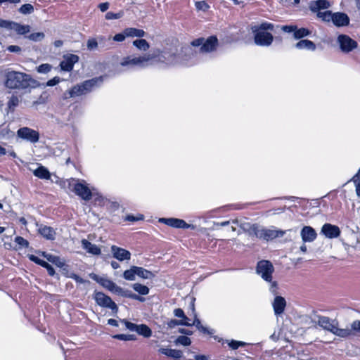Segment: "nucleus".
<instances>
[{"label": "nucleus", "mask_w": 360, "mask_h": 360, "mask_svg": "<svg viewBox=\"0 0 360 360\" xmlns=\"http://www.w3.org/2000/svg\"><path fill=\"white\" fill-rule=\"evenodd\" d=\"M193 56V51L191 46H183L181 49V52L178 53L176 49H171L169 50H165L160 57V60L165 63L167 65H191V63H189V60L191 59Z\"/></svg>", "instance_id": "nucleus-1"}, {"label": "nucleus", "mask_w": 360, "mask_h": 360, "mask_svg": "<svg viewBox=\"0 0 360 360\" xmlns=\"http://www.w3.org/2000/svg\"><path fill=\"white\" fill-rule=\"evenodd\" d=\"M37 84V82L26 73L8 71L6 74L5 86L11 89L24 90L30 87L34 88Z\"/></svg>", "instance_id": "nucleus-2"}, {"label": "nucleus", "mask_w": 360, "mask_h": 360, "mask_svg": "<svg viewBox=\"0 0 360 360\" xmlns=\"http://www.w3.org/2000/svg\"><path fill=\"white\" fill-rule=\"evenodd\" d=\"M274 25L269 22L252 25L251 31L254 35V42L259 46H269L274 41V36L270 32L274 30Z\"/></svg>", "instance_id": "nucleus-3"}, {"label": "nucleus", "mask_w": 360, "mask_h": 360, "mask_svg": "<svg viewBox=\"0 0 360 360\" xmlns=\"http://www.w3.org/2000/svg\"><path fill=\"white\" fill-rule=\"evenodd\" d=\"M103 80L104 76L96 77L91 79L85 80L79 84L75 85L63 94V99L85 95L95 88L99 87L103 84Z\"/></svg>", "instance_id": "nucleus-4"}, {"label": "nucleus", "mask_w": 360, "mask_h": 360, "mask_svg": "<svg viewBox=\"0 0 360 360\" xmlns=\"http://www.w3.org/2000/svg\"><path fill=\"white\" fill-rule=\"evenodd\" d=\"M191 47L200 46V51L201 53H211L216 51L219 45V41L217 36L212 35L206 39L202 37L194 39L191 41Z\"/></svg>", "instance_id": "nucleus-5"}, {"label": "nucleus", "mask_w": 360, "mask_h": 360, "mask_svg": "<svg viewBox=\"0 0 360 360\" xmlns=\"http://www.w3.org/2000/svg\"><path fill=\"white\" fill-rule=\"evenodd\" d=\"M149 56H129L123 58L120 62V65L126 68L127 69H132L135 67L143 68L147 65V63L150 60Z\"/></svg>", "instance_id": "nucleus-6"}, {"label": "nucleus", "mask_w": 360, "mask_h": 360, "mask_svg": "<svg viewBox=\"0 0 360 360\" xmlns=\"http://www.w3.org/2000/svg\"><path fill=\"white\" fill-rule=\"evenodd\" d=\"M274 268L271 262L262 260L257 262L256 272L266 282H271Z\"/></svg>", "instance_id": "nucleus-7"}, {"label": "nucleus", "mask_w": 360, "mask_h": 360, "mask_svg": "<svg viewBox=\"0 0 360 360\" xmlns=\"http://www.w3.org/2000/svg\"><path fill=\"white\" fill-rule=\"evenodd\" d=\"M94 298L96 303L100 307L110 309L115 314L117 313L118 307L115 302H113L109 296L106 295L103 292L95 291Z\"/></svg>", "instance_id": "nucleus-8"}, {"label": "nucleus", "mask_w": 360, "mask_h": 360, "mask_svg": "<svg viewBox=\"0 0 360 360\" xmlns=\"http://www.w3.org/2000/svg\"><path fill=\"white\" fill-rule=\"evenodd\" d=\"M337 41L341 51L345 53L352 51L358 46V43L355 40L352 39L349 36L344 34L338 35Z\"/></svg>", "instance_id": "nucleus-9"}, {"label": "nucleus", "mask_w": 360, "mask_h": 360, "mask_svg": "<svg viewBox=\"0 0 360 360\" xmlns=\"http://www.w3.org/2000/svg\"><path fill=\"white\" fill-rule=\"evenodd\" d=\"M121 322L123 323L125 327L130 331H135L139 335L144 338H150L152 335L151 329L146 324H136L131 323L126 319H122Z\"/></svg>", "instance_id": "nucleus-10"}, {"label": "nucleus", "mask_w": 360, "mask_h": 360, "mask_svg": "<svg viewBox=\"0 0 360 360\" xmlns=\"http://www.w3.org/2000/svg\"><path fill=\"white\" fill-rule=\"evenodd\" d=\"M17 136L32 143H36L39 140V133L30 127H20L17 131Z\"/></svg>", "instance_id": "nucleus-11"}, {"label": "nucleus", "mask_w": 360, "mask_h": 360, "mask_svg": "<svg viewBox=\"0 0 360 360\" xmlns=\"http://www.w3.org/2000/svg\"><path fill=\"white\" fill-rule=\"evenodd\" d=\"M73 191L80 198L89 201L93 198V191L88 187L86 181H77L74 185Z\"/></svg>", "instance_id": "nucleus-12"}, {"label": "nucleus", "mask_w": 360, "mask_h": 360, "mask_svg": "<svg viewBox=\"0 0 360 360\" xmlns=\"http://www.w3.org/2000/svg\"><path fill=\"white\" fill-rule=\"evenodd\" d=\"M159 222L176 229H191L192 230L195 229V225L188 224L184 220L178 218H160Z\"/></svg>", "instance_id": "nucleus-13"}, {"label": "nucleus", "mask_w": 360, "mask_h": 360, "mask_svg": "<svg viewBox=\"0 0 360 360\" xmlns=\"http://www.w3.org/2000/svg\"><path fill=\"white\" fill-rule=\"evenodd\" d=\"M321 233L327 238L333 239L339 237L341 231L338 226L326 223L321 227Z\"/></svg>", "instance_id": "nucleus-14"}, {"label": "nucleus", "mask_w": 360, "mask_h": 360, "mask_svg": "<svg viewBox=\"0 0 360 360\" xmlns=\"http://www.w3.org/2000/svg\"><path fill=\"white\" fill-rule=\"evenodd\" d=\"M79 61V56L75 54H68L64 56L63 60L60 63L62 70L70 72L73 70L74 65Z\"/></svg>", "instance_id": "nucleus-15"}, {"label": "nucleus", "mask_w": 360, "mask_h": 360, "mask_svg": "<svg viewBox=\"0 0 360 360\" xmlns=\"http://www.w3.org/2000/svg\"><path fill=\"white\" fill-rule=\"evenodd\" d=\"M285 233V231L282 230H273L268 229H261V233L259 234V239L269 241L278 237H283Z\"/></svg>", "instance_id": "nucleus-16"}, {"label": "nucleus", "mask_w": 360, "mask_h": 360, "mask_svg": "<svg viewBox=\"0 0 360 360\" xmlns=\"http://www.w3.org/2000/svg\"><path fill=\"white\" fill-rule=\"evenodd\" d=\"M110 250L113 257L120 262L131 259V254L126 249L113 245L111 246Z\"/></svg>", "instance_id": "nucleus-17"}, {"label": "nucleus", "mask_w": 360, "mask_h": 360, "mask_svg": "<svg viewBox=\"0 0 360 360\" xmlns=\"http://www.w3.org/2000/svg\"><path fill=\"white\" fill-rule=\"evenodd\" d=\"M300 236L304 243H311L317 238L316 230L310 226H304L300 231Z\"/></svg>", "instance_id": "nucleus-18"}, {"label": "nucleus", "mask_w": 360, "mask_h": 360, "mask_svg": "<svg viewBox=\"0 0 360 360\" xmlns=\"http://www.w3.org/2000/svg\"><path fill=\"white\" fill-rule=\"evenodd\" d=\"M316 318L318 319L317 321L313 320L312 321L316 323L323 329L331 333V330L334 328L337 321L324 316L318 315Z\"/></svg>", "instance_id": "nucleus-19"}, {"label": "nucleus", "mask_w": 360, "mask_h": 360, "mask_svg": "<svg viewBox=\"0 0 360 360\" xmlns=\"http://www.w3.org/2000/svg\"><path fill=\"white\" fill-rule=\"evenodd\" d=\"M331 21L336 27H345L349 24V18L345 13H333Z\"/></svg>", "instance_id": "nucleus-20"}, {"label": "nucleus", "mask_w": 360, "mask_h": 360, "mask_svg": "<svg viewBox=\"0 0 360 360\" xmlns=\"http://www.w3.org/2000/svg\"><path fill=\"white\" fill-rule=\"evenodd\" d=\"M274 314L278 316L283 313L286 307V301L284 297L276 295L272 302Z\"/></svg>", "instance_id": "nucleus-21"}, {"label": "nucleus", "mask_w": 360, "mask_h": 360, "mask_svg": "<svg viewBox=\"0 0 360 360\" xmlns=\"http://www.w3.org/2000/svg\"><path fill=\"white\" fill-rule=\"evenodd\" d=\"M81 243L82 248L85 250L88 253L91 254L93 255H101V250L100 248L96 244L91 243L86 239H82Z\"/></svg>", "instance_id": "nucleus-22"}, {"label": "nucleus", "mask_w": 360, "mask_h": 360, "mask_svg": "<svg viewBox=\"0 0 360 360\" xmlns=\"http://www.w3.org/2000/svg\"><path fill=\"white\" fill-rule=\"evenodd\" d=\"M39 233L46 239L53 240L56 238V233L53 228L45 225H40L38 229Z\"/></svg>", "instance_id": "nucleus-23"}, {"label": "nucleus", "mask_w": 360, "mask_h": 360, "mask_svg": "<svg viewBox=\"0 0 360 360\" xmlns=\"http://www.w3.org/2000/svg\"><path fill=\"white\" fill-rule=\"evenodd\" d=\"M330 6L328 0H316L311 1L309 8L313 13L320 11L321 9H327Z\"/></svg>", "instance_id": "nucleus-24"}, {"label": "nucleus", "mask_w": 360, "mask_h": 360, "mask_svg": "<svg viewBox=\"0 0 360 360\" xmlns=\"http://www.w3.org/2000/svg\"><path fill=\"white\" fill-rule=\"evenodd\" d=\"M101 285H102L103 288H106L109 291L114 292L115 294H118L119 291H121V287L117 285L112 281L107 278H103L102 280H101Z\"/></svg>", "instance_id": "nucleus-25"}, {"label": "nucleus", "mask_w": 360, "mask_h": 360, "mask_svg": "<svg viewBox=\"0 0 360 360\" xmlns=\"http://www.w3.org/2000/svg\"><path fill=\"white\" fill-rule=\"evenodd\" d=\"M295 47L297 49H306L309 51H315L316 46L311 40L309 39H301L295 44Z\"/></svg>", "instance_id": "nucleus-26"}, {"label": "nucleus", "mask_w": 360, "mask_h": 360, "mask_svg": "<svg viewBox=\"0 0 360 360\" xmlns=\"http://www.w3.org/2000/svg\"><path fill=\"white\" fill-rule=\"evenodd\" d=\"M159 352L167 356L178 359L182 357L183 352L181 350L169 349V348H160Z\"/></svg>", "instance_id": "nucleus-27"}, {"label": "nucleus", "mask_w": 360, "mask_h": 360, "mask_svg": "<svg viewBox=\"0 0 360 360\" xmlns=\"http://www.w3.org/2000/svg\"><path fill=\"white\" fill-rule=\"evenodd\" d=\"M33 174L41 179L49 180L51 179L50 172L46 167L42 165H40L36 169H34L33 171Z\"/></svg>", "instance_id": "nucleus-28"}, {"label": "nucleus", "mask_w": 360, "mask_h": 360, "mask_svg": "<svg viewBox=\"0 0 360 360\" xmlns=\"http://www.w3.org/2000/svg\"><path fill=\"white\" fill-rule=\"evenodd\" d=\"M192 325L195 326L196 327V328L198 330H200V332H202V333L212 335L215 333V330L214 329L209 328L207 327L202 326L200 320L199 319H198L196 315L195 316V319H194L193 322L192 323Z\"/></svg>", "instance_id": "nucleus-29"}, {"label": "nucleus", "mask_w": 360, "mask_h": 360, "mask_svg": "<svg viewBox=\"0 0 360 360\" xmlns=\"http://www.w3.org/2000/svg\"><path fill=\"white\" fill-rule=\"evenodd\" d=\"M124 34L127 37H143L146 32L144 30L135 27H128L124 29Z\"/></svg>", "instance_id": "nucleus-30"}, {"label": "nucleus", "mask_w": 360, "mask_h": 360, "mask_svg": "<svg viewBox=\"0 0 360 360\" xmlns=\"http://www.w3.org/2000/svg\"><path fill=\"white\" fill-rule=\"evenodd\" d=\"M12 30H14L18 34L24 35L30 32V27L28 25H21L20 23L13 22Z\"/></svg>", "instance_id": "nucleus-31"}, {"label": "nucleus", "mask_w": 360, "mask_h": 360, "mask_svg": "<svg viewBox=\"0 0 360 360\" xmlns=\"http://www.w3.org/2000/svg\"><path fill=\"white\" fill-rule=\"evenodd\" d=\"M136 276L143 279H152L155 277V274L143 268L136 266Z\"/></svg>", "instance_id": "nucleus-32"}, {"label": "nucleus", "mask_w": 360, "mask_h": 360, "mask_svg": "<svg viewBox=\"0 0 360 360\" xmlns=\"http://www.w3.org/2000/svg\"><path fill=\"white\" fill-rule=\"evenodd\" d=\"M331 333L340 338H346L351 333L349 329L339 328L338 327V322H336L334 328L331 330Z\"/></svg>", "instance_id": "nucleus-33"}, {"label": "nucleus", "mask_w": 360, "mask_h": 360, "mask_svg": "<svg viewBox=\"0 0 360 360\" xmlns=\"http://www.w3.org/2000/svg\"><path fill=\"white\" fill-rule=\"evenodd\" d=\"M311 32L305 27L296 28L295 32H294V38L295 39H300L305 37L309 36Z\"/></svg>", "instance_id": "nucleus-34"}, {"label": "nucleus", "mask_w": 360, "mask_h": 360, "mask_svg": "<svg viewBox=\"0 0 360 360\" xmlns=\"http://www.w3.org/2000/svg\"><path fill=\"white\" fill-rule=\"evenodd\" d=\"M133 45L136 46L139 50L146 51H147L150 45L148 42L143 39H136L133 41Z\"/></svg>", "instance_id": "nucleus-35"}, {"label": "nucleus", "mask_w": 360, "mask_h": 360, "mask_svg": "<svg viewBox=\"0 0 360 360\" xmlns=\"http://www.w3.org/2000/svg\"><path fill=\"white\" fill-rule=\"evenodd\" d=\"M136 266H131L129 269H127L123 273V278L127 281H134L136 275Z\"/></svg>", "instance_id": "nucleus-36"}, {"label": "nucleus", "mask_w": 360, "mask_h": 360, "mask_svg": "<svg viewBox=\"0 0 360 360\" xmlns=\"http://www.w3.org/2000/svg\"><path fill=\"white\" fill-rule=\"evenodd\" d=\"M133 289L137 292L139 295H146L149 293V288L144 285L136 283L132 285Z\"/></svg>", "instance_id": "nucleus-37"}, {"label": "nucleus", "mask_w": 360, "mask_h": 360, "mask_svg": "<svg viewBox=\"0 0 360 360\" xmlns=\"http://www.w3.org/2000/svg\"><path fill=\"white\" fill-rule=\"evenodd\" d=\"M49 101V95L46 92H43L40 96L32 103V106L37 108L39 105H44Z\"/></svg>", "instance_id": "nucleus-38"}, {"label": "nucleus", "mask_w": 360, "mask_h": 360, "mask_svg": "<svg viewBox=\"0 0 360 360\" xmlns=\"http://www.w3.org/2000/svg\"><path fill=\"white\" fill-rule=\"evenodd\" d=\"M317 13V17L319 18H321L324 22H330L332 20V15L333 13L330 11H318Z\"/></svg>", "instance_id": "nucleus-39"}, {"label": "nucleus", "mask_w": 360, "mask_h": 360, "mask_svg": "<svg viewBox=\"0 0 360 360\" xmlns=\"http://www.w3.org/2000/svg\"><path fill=\"white\" fill-rule=\"evenodd\" d=\"M112 338L116 339V340H123V341H129V340H136V335H133V334H129V335L117 334V335H112Z\"/></svg>", "instance_id": "nucleus-40"}, {"label": "nucleus", "mask_w": 360, "mask_h": 360, "mask_svg": "<svg viewBox=\"0 0 360 360\" xmlns=\"http://www.w3.org/2000/svg\"><path fill=\"white\" fill-rule=\"evenodd\" d=\"M18 11L24 15L31 14L34 12V6L30 4H25L19 8Z\"/></svg>", "instance_id": "nucleus-41"}, {"label": "nucleus", "mask_w": 360, "mask_h": 360, "mask_svg": "<svg viewBox=\"0 0 360 360\" xmlns=\"http://www.w3.org/2000/svg\"><path fill=\"white\" fill-rule=\"evenodd\" d=\"M176 345H181L184 346H189L191 344V339L186 335L179 336L174 341Z\"/></svg>", "instance_id": "nucleus-42"}, {"label": "nucleus", "mask_w": 360, "mask_h": 360, "mask_svg": "<svg viewBox=\"0 0 360 360\" xmlns=\"http://www.w3.org/2000/svg\"><path fill=\"white\" fill-rule=\"evenodd\" d=\"M52 69V66L48 63H43L37 68V71L41 74H46Z\"/></svg>", "instance_id": "nucleus-43"}, {"label": "nucleus", "mask_w": 360, "mask_h": 360, "mask_svg": "<svg viewBox=\"0 0 360 360\" xmlns=\"http://www.w3.org/2000/svg\"><path fill=\"white\" fill-rule=\"evenodd\" d=\"M44 32H34L27 36V38L33 41H41L44 39Z\"/></svg>", "instance_id": "nucleus-44"}, {"label": "nucleus", "mask_w": 360, "mask_h": 360, "mask_svg": "<svg viewBox=\"0 0 360 360\" xmlns=\"http://www.w3.org/2000/svg\"><path fill=\"white\" fill-rule=\"evenodd\" d=\"M117 295H121L122 297H124L131 298L133 300L136 298V294L133 293L131 291H130L129 290H124L122 288H121V291H119Z\"/></svg>", "instance_id": "nucleus-45"}, {"label": "nucleus", "mask_w": 360, "mask_h": 360, "mask_svg": "<svg viewBox=\"0 0 360 360\" xmlns=\"http://www.w3.org/2000/svg\"><path fill=\"white\" fill-rule=\"evenodd\" d=\"M181 325H187V321H185V320L172 319L167 323V326L170 328H173L176 326Z\"/></svg>", "instance_id": "nucleus-46"}, {"label": "nucleus", "mask_w": 360, "mask_h": 360, "mask_svg": "<svg viewBox=\"0 0 360 360\" xmlns=\"http://www.w3.org/2000/svg\"><path fill=\"white\" fill-rule=\"evenodd\" d=\"M249 233L250 235H254L257 238H259V234L261 233V229H259V226L257 224H252L249 229Z\"/></svg>", "instance_id": "nucleus-47"}, {"label": "nucleus", "mask_w": 360, "mask_h": 360, "mask_svg": "<svg viewBox=\"0 0 360 360\" xmlns=\"http://www.w3.org/2000/svg\"><path fill=\"white\" fill-rule=\"evenodd\" d=\"M144 217L143 214H138L137 216H134L132 214H128L126 216L124 220L130 222H136L137 221L143 220Z\"/></svg>", "instance_id": "nucleus-48"}, {"label": "nucleus", "mask_w": 360, "mask_h": 360, "mask_svg": "<svg viewBox=\"0 0 360 360\" xmlns=\"http://www.w3.org/2000/svg\"><path fill=\"white\" fill-rule=\"evenodd\" d=\"M19 104V99L18 96L13 95L8 102V107L11 109L14 108L15 107L18 106Z\"/></svg>", "instance_id": "nucleus-49"}, {"label": "nucleus", "mask_w": 360, "mask_h": 360, "mask_svg": "<svg viewBox=\"0 0 360 360\" xmlns=\"http://www.w3.org/2000/svg\"><path fill=\"white\" fill-rule=\"evenodd\" d=\"M195 8L199 11H207L209 8V5L205 1H198L195 4Z\"/></svg>", "instance_id": "nucleus-50"}, {"label": "nucleus", "mask_w": 360, "mask_h": 360, "mask_svg": "<svg viewBox=\"0 0 360 360\" xmlns=\"http://www.w3.org/2000/svg\"><path fill=\"white\" fill-rule=\"evenodd\" d=\"M229 346L232 349H237L239 347H243L244 345H245V342H241V341H238V340H231L229 343H228Z\"/></svg>", "instance_id": "nucleus-51"}, {"label": "nucleus", "mask_w": 360, "mask_h": 360, "mask_svg": "<svg viewBox=\"0 0 360 360\" xmlns=\"http://www.w3.org/2000/svg\"><path fill=\"white\" fill-rule=\"evenodd\" d=\"M13 21L3 20L0 18V27L5 28L8 30H12V25Z\"/></svg>", "instance_id": "nucleus-52"}, {"label": "nucleus", "mask_w": 360, "mask_h": 360, "mask_svg": "<svg viewBox=\"0 0 360 360\" xmlns=\"http://www.w3.org/2000/svg\"><path fill=\"white\" fill-rule=\"evenodd\" d=\"M86 46L88 50L93 51L98 47V42L96 39L91 38L87 41Z\"/></svg>", "instance_id": "nucleus-53"}, {"label": "nucleus", "mask_w": 360, "mask_h": 360, "mask_svg": "<svg viewBox=\"0 0 360 360\" xmlns=\"http://www.w3.org/2000/svg\"><path fill=\"white\" fill-rule=\"evenodd\" d=\"M174 314L178 318H181V320H185V321L188 320V318L185 315L184 311L180 308L175 309L174 310Z\"/></svg>", "instance_id": "nucleus-54"}, {"label": "nucleus", "mask_w": 360, "mask_h": 360, "mask_svg": "<svg viewBox=\"0 0 360 360\" xmlns=\"http://www.w3.org/2000/svg\"><path fill=\"white\" fill-rule=\"evenodd\" d=\"M15 242L21 247L27 248L29 245L28 241L21 236H16Z\"/></svg>", "instance_id": "nucleus-55"}, {"label": "nucleus", "mask_w": 360, "mask_h": 360, "mask_svg": "<svg viewBox=\"0 0 360 360\" xmlns=\"http://www.w3.org/2000/svg\"><path fill=\"white\" fill-rule=\"evenodd\" d=\"M12 131L10 130L8 127L2 128L0 130V139H7L10 136Z\"/></svg>", "instance_id": "nucleus-56"}, {"label": "nucleus", "mask_w": 360, "mask_h": 360, "mask_svg": "<svg viewBox=\"0 0 360 360\" xmlns=\"http://www.w3.org/2000/svg\"><path fill=\"white\" fill-rule=\"evenodd\" d=\"M68 278L73 279L77 283H85L88 282L87 281L84 280V278H82V277H80L79 276L75 273H70V274L68 275Z\"/></svg>", "instance_id": "nucleus-57"}, {"label": "nucleus", "mask_w": 360, "mask_h": 360, "mask_svg": "<svg viewBox=\"0 0 360 360\" xmlns=\"http://www.w3.org/2000/svg\"><path fill=\"white\" fill-rule=\"evenodd\" d=\"M297 26L295 25H286L281 27V30L287 33H293L295 32Z\"/></svg>", "instance_id": "nucleus-58"}, {"label": "nucleus", "mask_w": 360, "mask_h": 360, "mask_svg": "<svg viewBox=\"0 0 360 360\" xmlns=\"http://www.w3.org/2000/svg\"><path fill=\"white\" fill-rule=\"evenodd\" d=\"M60 81H62L60 77L56 76L53 78L47 81V82L46 83V86H53L58 84V83H60Z\"/></svg>", "instance_id": "nucleus-59"}, {"label": "nucleus", "mask_w": 360, "mask_h": 360, "mask_svg": "<svg viewBox=\"0 0 360 360\" xmlns=\"http://www.w3.org/2000/svg\"><path fill=\"white\" fill-rule=\"evenodd\" d=\"M29 259H30V261L34 262L35 264H38V265H39L41 266H42L44 264L45 262H46V261L39 258L38 257L34 255H30L29 256Z\"/></svg>", "instance_id": "nucleus-60"}, {"label": "nucleus", "mask_w": 360, "mask_h": 360, "mask_svg": "<svg viewBox=\"0 0 360 360\" xmlns=\"http://www.w3.org/2000/svg\"><path fill=\"white\" fill-rule=\"evenodd\" d=\"M270 283V287H269V291L274 295H276L278 294V283L276 281H271Z\"/></svg>", "instance_id": "nucleus-61"}, {"label": "nucleus", "mask_w": 360, "mask_h": 360, "mask_svg": "<svg viewBox=\"0 0 360 360\" xmlns=\"http://www.w3.org/2000/svg\"><path fill=\"white\" fill-rule=\"evenodd\" d=\"M122 14L120 13H115L112 12H108L105 14V19L107 20H114V19H119L122 17Z\"/></svg>", "instance_id": "nucleus-62"}, {"label": "nucleus", "mask_w": 360, "mask_h": 360, "mask_svg": "<svg viewBox=\"0 0 360 360\" xmlns=\"http://www.w3.org/2000/svg\"><path fill=\"white\" fill-rule=\"evenodd\" d=\"M126 37H127V36L125 35L124 30L122 32L116 34L113 37V40L115 41L121 42V41H123L125 39Z\"/></svg>", "instance_id": "nucleus-63"}, {"label": "nucleus", "mask_w": 360, "mask_h": 360, "mask_svg": "<svg viewBox=\"0 0 360 360\" xmlns=\"http://www.w3.org/2000/svg\"><path fill=\"white\" fill-rule=\"evenodd\" d=\"M65 264V261L63 259H61L58 256L56 257L54 262L53 263V264L56 265V266H58L59 268H61L62 266H63Z\"/></svg>", "instance_id": "nucleus-64"}]
</instances>
